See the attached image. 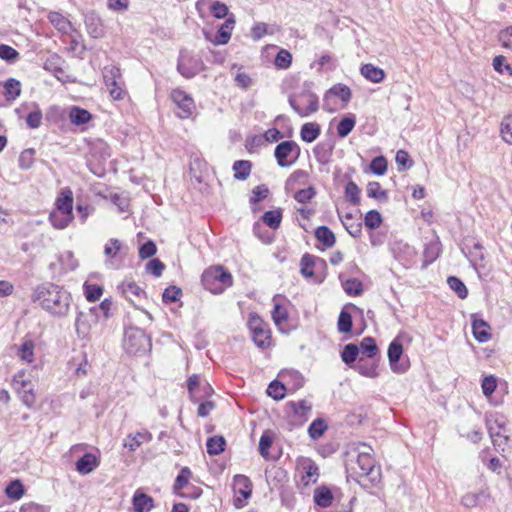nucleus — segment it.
Instances as JSON below:
<instances>
[{
    "label": "nucleus",
    "instance_id": "nucleus-1",
    "mask_svg": "<svg viewBox=\"0 0 512 512\" xmlns=\"http://www.w3.org/2000/svg\"><path fill=\"white\" fill-rule=\"evenodd\" d=\"M34 300L38 301L40 306L50 314L64 317L69 312L72 297L63 287L44 283L36 288Z\"/></svg>",
    "mask_w": 512,
    "mask_h": 512
},
{
    "label": "nucleus",
    "instance_id": "nucleus-2",
    "mask_svg": "<svg viewBox=\"0 0 512 512\" xmlns=\"http://www.w3.org/2000/svg\"><path fill=\"white\" fill-rule=\"evenodd\" d=\"M203 287L213 294H221L233 285L231 273L222 266H211L201 276Z\"/></svg>",
    "mask_w": 512,
    "mask_h": 512
},
{
    "label": "nucleus",
    "instance_id": "nucleus-3",
    "mask_svg": "<svg viewBox=\"0 0 512 512\" xmlns=\"http://www.w3.org/2000/svg\"><path fill=\"white\" fill-rule=\"evenodd\" d=\"M150 337L139 328H130L125 331L123 347L127 353L137 355L151 349Z\"/></svg>",
    "mask_w": 512,
    "mask_h": 512
},
{
    "label": "nucleus",
    "instance_id": "nucleus-4",
    "mask_svg": "<svg viewBox=\"0 0 512 512\" xmlns=\"http://www.w3.org/2000/svg\"><path fill=\"white\" fill-rule=\"evenodd\" d=\"M288 101L300 117H306L319 110L318 96L310 90H303L298 96L290 95Z\"/></svg>",
    "mask_w": 512,
    "mask_h": 512
},
{
    "label": "nucleus",
    "instance_id": "nucleus-5",
    "mask_svg": "<svg viewBox=\"0 0 512 512\" xmlns=\"http://www.w3.org/2000/svg\"><path fill=\"white\" fill-rule=\"evenodd\" d=\"M205 69L202 58L185 49L180 50L177 71L185 78L191 79Z\"/></svg>",
    "mask_w": 512,
    "mask_h": 512
},
{
    "label": "nucleus",
    "instance_id": "nucleus-6",
    "mask_svg": "<svg viewBox=\"0 0 512 512\" xmlns=\"http://www.w3.org/2000/svg\"><path fill=\"white\" fill-rule=\"evenodd\" d=\"M362 447L364 449L356 455L349 453L347 467L360 476H369L373 473L375 460L370 454L371 447L365 444H362Z\"/></svg>",
    "mask_w": 512,
    "mask_h": 512
},
{
    "label": "nucleus",
    "instance_id": "nucleus-7",
    "mask_svg": "<svg viewBox=\"0 0 512 512\" xmlns=\"http://www.w3.org/2000/svg\"><path fill=\"white\" fill-rule=\"evenodd\" d=\"M486 427L494 448L503 453L509 442V436L505 434V421L503 417L486 418Z\"/></svg>",
    "mask_w": 512,
    "mask_h": 512
},
{
    "label": "nucleus",
    "instance_id": "nucleus-8",
    "mask_svg": "<svg viewBox=\"0 0 512 512\" xmlns=\"http://www.w3.org/2000/svg\"><path fill=\"white\" fill-rule=\"evenodd\" d=\"M463 253L468 257L471 265L480 274L486 270L488 264V256L482 244L475 240H468L463 244Z\"/></svg>",
    "mask_w": 512,
    "mask_h": 512
},
{
    "label": "nucleus",
    "instance_id": "nucleus-9",
    "mask_svg": "<svg viewBox=\"0 0 512 512\" xmlns=\"http://www.w3.org/2000/svg\"><path fill=\"white\" fill-rule=\"evenodd\" d=\"M300 152V147L295 141L286 140L275 147L274 156L280 167H289L298 160Z\"/></svg>",
    "mask_w": 512,
    "mask_h": 512
},
{
    "label": "nucleus",
    "instance_id": "nucleus-10",
    "mask_svg": "<svg viewBox=\"0 0 512 512\" xmlns=\"http://www.w3.org/2000/svg\"><path fill=\"white\" fill-rule=\"evenodd\" d=\"M248 327L255 344L265 349L270 345L271 335L268 325L255 313L249 315Z\"/></svg>",
    "mask_w": 512,
    "mask_h": 512
},
{
    "label": "nucleus",
    "instance_id": "nucleus-11",
    "mask_svg": "<svg viewBox=\"0 0 512 512\" xmlns=\"http://www.w3.org/2000/svg\"><path fill=\"white\" fill-rule=\"evenodd\" d=\"M12 387L27 407H31L34 404V385L30 380L25 379L24 372H19L14 375Z\"/></svg>",
    "mask_w": 512,
    "mask_h": 512
},
{
    "label": "nucleus",
    "instance_id": "nucleus-12",
    "mask_svg": "<svg viewBox=\"0 0 512 512\" xmlns=\"http://www.w3.org/2000/svg\"><path fill=\"white\" fill-rule=\"evenodd\" d=\"M99 321V315H96L90 308L87 311H78L75 320V330L77 336L81 339L88 338L90 331Z\"/></svg>",
    "mask_w": 512,
    "mask_h": 512
},
{
    "label": "nucleus",
    "instance_id": "nucleus-13",
    "mask_svg": "<svg viewBox=\"0 0 512 512\" xmlns=\"http://www.w3.org/2000/svg\"><path fill=\"white\" fill-rule=\"evenodd\" d=\"M297 467L301 472V481L305 486L317 482L319 476V468L312 459L300 457L297 461Z\"/></svg>",
    "mask_w": 512,
    "mask_h": 512
},
{
    "label": "nucleus",
    "instance_id": "nucleus-14",
    "mask_svg": "<svg viewBox=\"0 0 512 512\" xmlns=\"http://www.w3.org/2000/svg\"><path fill=\"white\" fill-rule=\"evenodd\" d=\"M120 77V69L115 66L105 68L104 81L109 89L110 96L114 100H120L123 98L124 90L117 82V78Z\"/></svg>",
    "mask_w": 512,
    "mask_h": 512
},
{
    "label": "nucleus",
    "instance_id": "nucleus-15",
    "mask_svg": "<svg viewBox=\"0 0 512 512\" xmlns=\"http://www.w3.org/2000/svg\"><path fill=\"white\" fill-rule=\"evenodd\" d=\"M173 102L179 107L181 112L178 114L180 118L186 119L192 115L194 109L193 99L184 91L176 89L171 94Z\"/></svg>",
    "mask_w": 512,
    "mask_h": 512
},
{
    "label": "nucleus",
    "instance_id": "nucleus-16",
    "mask_svg": "<svg viewBox=\"0 0 512 512\" xmlns=\"http://www.w3.org/2000/svg\"><path fill=\"white\" fill-rule=\"evenodd\" d=\"M388 359L391 369L396 373H404L407 370V366L399 364V360L403 354L402 343L398 339H394L388 347Z\"/></svg>",
    "mask_w": 512,
    "mask_h": 512
},
{
    "label": "nucleus",
    "instance_id": "nucleus-17",
    "mask_svg": "<svg viewBox=\"0 0 512 512\" xmlns=\"http://www.w3.org/2000/svg\"><path fill=\"white\" fill-rule=\"evenodd\" d=\"M84 23L88 34L94 39H100L105 35V29L100 16L94 11L85 14Z\"/></svg>",
    "mask_w": 512,
    "mask_h": 512
},
{
    "label": "nucleus",
    "instance_id": "nucleus-18",
    "mask_svg": "<svg viewBox=\"0 0 512 512\" xmlns=\"http://www.w3.org/2000/svg\"><path fill=\"white\" fill-rule=\"evenodd\" d=\"M118 291L132 304L146 295L145 291L133 281L122 282L117 287Z\"/></svg>",
    "mask_w": 512,
    "mask_h": 512
},
{
    "label": "nucleus",
    "instance_id": "nucleus-19",
    "mask_svg": "<svg viewBox=\"0 0 512 512\" xmlns=\"http://www.w3.org/2000/svg\"><path fill=\"white\" fill-rule=\"evenodd\" d=\"M64 59L57 53H53L44 61L43 68L53 74L59 81L64 82L65 71L63 69Z\"/></svg>",
    "mask_w": 512,
    "mask_h": 512
},
{
    "label": "nucleus",
    "instance_id": "nucleus-20",
    "mask_svg": "<svg viewBox=\"0 0 512 512\" xmlns=\"http://www.w3.org/2000/svg\"><path fill=\"white\" fill-rule=\"evenodd\" d=\"M100 464L99 459L92 453H85L81 458H79L75 467L78 473L81 475L90 474L95 468H97Z\"/></svg>",
    "mask_w": 512,
    "mask_h": 512
},
{
    "label": "nucleus",
    "instance_id": "nucleus-21",
    "mask_svg": "<svg viewBox=\"0 0 512 512\" xmlns=\"http://www.w3.org/2000/svg\"><path fill=\"white\" fill-rule=\"evenodd\" d=\"M56 210L65 214H73V192L66 187L61 189L55 202Z\"/></svg>",
    "mask_w": 512,
    "mask_h": 512
},
{
    "label": "nucleus",
    "instance_id": "nucleus-22",
    "mask_svg": "<svg viewBox=\"0 0 512 512\" xmlns=\"http://www.w3.org/2000/svg\"><path fill=\"white\" fill-rule=\"evenodd\" d=\"M489 331L490 326L488 325V323L481 318H476L473 315L472 333L474 338L480 343L487 342L491 338V334Z\"/></svg>",
    "mask_w": 512,
    "mask_h": 512
},
{
    "label": "nucleus",
    "instance_id": "nucleus-23",
    "mask_svg": "<svg viewBox=\"0 0 512 512\" xmlns=\"http://www.w3.org/2000/svg\"><path fill=\"white\" fill-rule=\"evenodd\" d=\"M338 217L340 218L346 231L354 238H358L362 234V223L354 218L351 213H347L344 216L338 211Z\"/></svg>",
    "mask_w": 512,
    "mask_h": 512
},
{
    "label": "nucleus",
    "instance_id": "nucleus-24",
    "mask_svg": "<svg viewBox=\"0 0 512 512\" xmlns=\"http://www.w3.org/2000/svg\"><path fill=\"white\" fill-rule=\"evenodd\" d=\"M234 25V17L229 16L216 32L214 42L219 45L227 44L231 38V32L234 28Z\"/></svg>",
    "mask_w": 512,
    "mask_h": 512
},
{
    "label": "nucleus",
    "instance_id": "nucleus-25",
    "mask_svg": "<svg viewBox=\"0 0 512 512\" xmlns=\"http://www.w3.org/2000/svg\"><path fill=\"white\" fill-rule=\"evenodd\" d=\"M132 503L135 512H149L154 507L153 498L140 491L135 492Z\"/></svg>",
    "mask_w": 512,
    "mask_h": 512
},
{
    "label": "nucleus",
    "instance_id": "nucleus-26",
    "mask_svg": "<svg viewBox=\"0 0 512 512\" xmlns=\"http://www.w3.org/2000/svg\"><path fill=\"white\" fill-rule=\"evenodd\" d=\"M152 439L151 433L148 431L137 432L135 434H130L124 440V447L128 448L130 451L134 452L139 448L143 443H147Z\"/></svg>",
    "mask_w": 512,
    "mask_h": 512
},
{
    "label": "nucleus",
    "instance_id": "nucleus-27",
    "mask_svg": "<svg viewBox=\"0 0 512 512\" xmlns=\"http://www.w3.org/2000/svg\"><path fill=\"white\" fill-rule=\"evenodd\" d=\"M233 489L235 493L240 494L244 499H248L252 494V483L247 476L236 475L233 479Z\"/></svg>",
    "mask_w": 512,
    "mask_h": 512
},
{
    "label": "nucleus",
    "instance_id": "nucleus-28",
    "mask_svg": "<svg viewBox=\"0 0 512 512\" xmlns=\"http://www.w3.org/2000/svg\"><path fill=\"white\" fill-rule=\"evenodd\" d=\"M333 499V494L327 486H320L314 491V503L321 508H327L331 506Z\"/></svg>",
    "mask_w": 512,
    "mask_h": 512
},
{
    "label": "nucleus",
    "instance_id": "nucleus-29",
    "mask_svg": "<svg viewBox=\"0 0 512 512\" xmlns=\"http://www.w3.org/2000/svg\"><path fill=\"white\" fill-rule=\"evenodd\" d=\"M325 264L324 260L315 257L309 253H305L300 260V272L305 278H311L314 275V266L316 262Z\"/></svg>",
    "mask_w": 512,
    "mask_h": 512
},
{
    "label": "nucleus",
    "instance_id": "nucleus-30",
    "mask_svg": "<svg viewBox=\"0 0 512 512\" xmlns=\"http://www.w3.org/2000/svg\"><path fill=\"white\" fill-rule=\"evenodd\" d=\"M73 214L54 210L49 214V222L55 229H65L73 220Z\"/></svg>",
    "mask_w": 512,
    "mask_h": 512
},
{
    "label": "nucleus",
    "instance_id": "nucleus-31",
    "mask_svg": "<svg viewBox=\"0 0 512 512\" xmlns=\"http://www.w3.org/2000/svg\"><path fill=\"white\" fill-rule=\"evenodd\" d=\"M358 347L359 354H362L361 357L365 356L368 359H374L379 353L375 339L369 336L363 338Z\"/></svg>",
    "mask_w": 512,
    "mask_h": 512
},
{
    "label": "nucleus",
    "instance_id": "nucleus-32",
    "mask_svg": "<svg viewBox=\"0 0 512 512\" xmlns=\"http://www.w3.org/2000/svg\"><path fill=\"white\" fill-rule=\"evenodd\" d=\"M314 235L316 239L327 248L333 247L336 242L335 234L327 226L317 227L315 229Z\"/></svg>",
    "mask_w": 512,
    "mask_h": 512
},
{
    "label": "nucleus",
    "instance_id": "nucleus-33",
    "mask_svg": "<svg viewBox=\"0 0 512 512\" xmlns=\"http://www.w3.org/2000/svg\"><path fill=\"white\" fill-rule=\"evenodd\" d=\"M92 118L91 113L78 106H73L69 111V119L72 124L80 126L88 123Z\"/></svg>",
    "mask_w": 512,
    "mask_h": 512
},
{
    "label": "nucleus",
    "instance_id": "nucleus-34",
    "mask_svg": "<svg viewBox=\"0 0 512 512\" xmlns=\"http://www.w3.org/2000/svg\"><path fill=\"white\" fill-rule=\"evenodd\" d=\"M360 71H361V74L366 79H368L369 81H371L373 83H380L385 78L384 71L381 68L376 67V66H374L372 64H364L361 67Z\"/></svg>",
    "mask_w": 512,
    "mask_h": 512
},
{
    "label": "nucleus",
    "instance_id": "nucleus-35",
    "mask_svg": "<svg viewBox=\"0 0 512 512\" xmlns=\"http://www.w3.org/2000/svg\"><path fill=\"white\" fill-rule=\"evenodd\" d=\"M321 132L320 125L317 123H305L301 127L300 136L304 142L311 143L315 141Z\"/></svg>",
    "mask_w": 512,
    "mask_h": 512
},
{
    "label": "nucleus",
    "instance_id": "nucleus-36",
    "mask_svg": "<svg viewBox=\"0 0 512 512\" xmlns=\"http://www.w3.org/2000/svg\"><path fill=\"white\" fill-rule=\"evenodd\" d=\"M353 368L365 377L376 378L379 375L377 364L375 362L369 363L364 357H360L358 363Z\"/></svg>",
    "mask_w": 512,
    "mask_h": 512
},
{
    "label": "nucleus",
    "instance_id": "nucleus-37",
    "mask_svg": "<svg viewBox=\"0 0 512 512\" xmlns=\"http://www.w3.org/2000/svg\"><path fill=\"white\" fill-rule=\"evenodd\" d=\"M234 178L237 180H246L252 169V163L249 160H237L233 163Z\"/></svg>",
    "mask_w": 512,
    "mask_h": 512
},
{
    "label": "nucleus",
    "instance_id": "nucleus-38",
    "mask_svg": "<svg viewBox=\"0 0 512 512\" xmlns=\"http://www.w3.org/2000/svg\"><path fill=\"white\" fill-rule=\"evenodd\" d=\"M457 431L461 437L467 438L472 443L480 442L483 436L481 430L477 428L475 425H473L471 429H468L465 423H459L457 425Z\"/></svg>",
    "mask_w": 512,
    "mask_h": 512
},
{
    "label": "nucleus",
    "instance_id": "nucleus-39",
    "mask_svg": "<svg viewBox=\"0 0 512 512\" xmlns=\"http://www.w3.org/2000/svg\"><path fill=\"white\" fill-rule=\"evenodd\" d=\"M358 356H359V347H358V345H356L354 343L346 344L344 346L343 350L341 351L342 361L350 367H353L352 365L355 363Z\"/></svg>",
    "mask_w": 512,
    "mask_h": 512
},
{
    "label": "nucleus",
    "instance_id": "nucleus-40",
    "mask_svg": "<svg viewBox=\"0 0 512 512\" xmlns=\"http://www.w3.org/2000/svg\"><path fill=\"white\" fill-rule=\"evenodd\" d=\"M329 95L338 97L341 99L342 102L347 104L351 100L352 92L348 86L339 83V84L332 86L327 91L325 96L328 97Z\"/></svg>",
    "mask_w": 512,
    "mask_h": 512
},
{
    "label": "nucleus",
    "instance_id": "nucleus-41",
    "mask_svg": "<svg viewBox=\"0 0 512 512\" xmlns=\"http://www.w3.org/2000/svg\"><path fill=\"white\" fill-rule=\"evenodd\" d=\"M262 221L271 229H278L282 221V210L275 209L266 211L262 216Z\"/></svg>",
    "mask_w": 512,
    "mask_h": 512
},
{
    "label": "nucleus",
    "instance_id": "nucleus-42",
    "mask_svg": "<svg viewBox=\"0 0 512 512\" xmlns=\"http://www.w3.org/2000/svg\"><path fill=\"white\" fill-rule=\"evenodd\" d=\"M191 476L192 472L190 468L183 467L174 481L173 492L177 495L181 494L180 490L188 486Z\"/></svg>",
    "mask_w": 512,
    "mask_h": 512
},
{
    "label": "nucleus",
    "instance_id": "nucleus-43",
    "mask_svg": "<svg viewBox=\"0 0 512 512\" xmlns=\"http://www.w3.org/2000/svg\"><path fill=\"white\" fill-rule=\"evenodd\" d=\"M313 154L320 164H327L332 155V146L326 143H319L314 147Z\"/></svg>",
    "mask_w": 512,
    "mask_h": 512
},
{
    "label": "nucleus",
    "instance_id": "nucleus-44",
    "mask_svg": "<svg viewBox=\"0 0 512 512\" xmlns=\"http://www.w3.org/2000/svg\"><path fill=\"white\" fill-rule=\"evenodd\" d=\"M226 441L223 436H213L208 438L206 443L207 453L209 455H219L225 450Z\"/></svg>",
    "mask_w": 512,
    "mask_h": 512
},
{
    "label": "nucleus",
    "instance_id": "nucleus-45",
    "mask_svg": "<svg viewBox=\"0 0 512 512\" xmlns=\"http://www.w3.org/2000/svg\"><path fill=\"white\" fill-rule=\"evenodd\" d=\"M356 124L355 116L350 114L343 117L337 125V134L339 137L344 138L350 134Z\"/></svg>",
    "mask_w": 512,
    "mask_h": 512
},
{
    "label": "nucleus",
    "instance_id": "nucleus-46",
    "mask_svg": "<svg viewBox=\"0 0 512 512\" xmlns=\"http://www.w3.org/2000/svg\"><path fill=\"white\" fill-rule=\"evenodd\" d=\"M21 93V84L14 78H9L4 83V95L7 100L16 99Z\"/></svg>",
    "mask_w": 512,
    "mask_h": 512
},
{
    "label": "nucleus",
    "instance_id": "nucleus-47",
    "mask_svg": "<svg viewBox=\"0 0 512 512\" xmlns=\"http://www.w3.org/2000/svg\"><path fill=\"white\" fill-rule=\"evenodd\" d=\"M25 489L18 479L11 481L5 488V493L12 500H19L24 495Z\"/></svg>",
    "mask_w": 512,
    "mask_h": 512
},
{
    "label": "nucleus",
    "instance_id": "nucleus-48",
    "mask_svg": "<svg viewBox=\"0 0 512 512\" xmlns=\"http://www.w3.org/2000/svg\"><path fill=\"white\" fill-rule=\"evenodd\" d=\"M36 151L34 148H27L20 153L18 166L22 170L30 169L35 161Z\"/></svg>",
    "mask_w": 512,
    "mask_h": 512
},
{
    "label": "nucleus",
    "instance_id": "nucleus-49",
    "mask_svg": "<svg viewBox=\"0 0 512 512\" xmlns=\"http://www.w3.org/2000/svg\"><path fill=\"white\" fill-rule=\"evenodd\" d=\"M367 196L369 198L377 199L380 201H387L388 200V194L386 190H383L381 188V185L379 182L372 181L369 182L367 185Z\"/></svg>",
    "mask_w": 512,
    "mask_h": 512
},
{
    "label": "nucleus",
    "instance_id": "nucleus-50",
    "mask_svg": "<svg viewBox=\"0 0 512 512\" xmlns=\"http://www.w3.org/2000/svg\"><path fill=\"white\" fill-rule=\"evenodd\" d=\"M326 430L327 424L325 420L322 418H317L309 425L308 434L311 439L317 440L325 433Z\"/></svg>",
    "mask_w": 512,
    "mask_h": 512
},
{
    "label": "nucleus",
    "instance_id": "nucleus-51",
    "mask_svg": "<svg viewBox=\"0 0 512 512\" xmlns=\"http://www.w3.org/2000/svg\"><path fill=\"white\" fill-rule=\"evenodd\" d=\"M48 19L58 31L67 32V30L71 27V22L59 12H50Z\"/></svg>",
    "mask_w": 512,
    "mask_h": 512
},
{
    "label": "nucleus",
    "instance_id": "nucleus-52",
    "mask_svg": "<svg viewBox=\"0 0 512 512\" xmlns=\"http://www.w3.org/2000/svg\"><path fill=\"white\" fill-rule=\"evenodd\" d=\"M187 388L190 394L191 401H193L194 403L199 402L201 396L198 394V391L201 388V383L198 375L193 374L188 378Z\"/></svg>",
    "mask_w": 512,
    "mask_h": 512
},
{
    "label": "nucleus",
    "instance_id": "nucleus-53",
    "mask_svg": "<svg viewBox=\"0 0 512 512\" xmlns=\"http://www.w3.org/2000/svg\"><path fill=\"white\" fill-rule=\"evenodd\" d=\"M288 405L291 407V410L297 415L299 418L306 419L308 414L311 412L312 406L306 400H300L298 402H289Z\"/></svg>",
    "mask_w": 512,
    "mask_h": 512
},
{
    "label": "nucleus",
    "instance_id": "nucleus-54",
    "mask_svg": "<svg viewBox=\"0 0 512 512\" xmlns=\"http://www.w3.org/2000/svg\"><path fill=\"white\" fill-rule=\"evenodd\" d=\"M267 394L275 400H281L285 397V384L278 380H273L267 388Z\"/></svg>",
    "mask_w": 512,
    "mask_h": 512
},
{
    "label": "nucleus",
    "instance_id": "nucleus-55",
    "mask_svg": "<svg viewBox=\"0 0 512 512\" xmlns=\"http://www.w3.org/2000/svg\"><path fill=\"white\" fill-rule=\"evenodd\" d=\"M337 327L341 333H349L352 331L353 321L351 314L343 309L338 317Z\"/></svg>",
    "mask_w": 512,
    "mask_h": 512
},
{
    "label": "nucleus",
    "instance_id": "nucleus-56",
    "mask_svg": "<svg viewBox=\"0 0 512 512\" xmlns=\"http://www.w3.org/2000/svg\"><path fill=\"white\" fill-rule=\"evenodd\" d=\"M344 291L350 296H358L363 292V284L356 278L347 279L342 284Z\"/></svg>",
    "mask_w": 512,
    "mask_h": 512
},
{
    "label": "nucleus",
    "instance_id": "nucleus-57",
    "mask_svg": "<svg viewBox=\"0 0 512 512\" xmlns=\"http://www.w3.org/2000/svg\"><path fill=\"white\" fill-rule=\"evenodd\" d=\"M364 224L370 230H375L382 224V216L377 210H370L364 217Z\"/></svg>",
    "mask_w": 512,
    "mask_h": 512
},
{
    "label": "nucleus",
    "instance_id": "nucleus-58",
    "mask_svg": "<svg viewBox=\"0 0 512 512\" xmlns=\"http://www.w3.org/2000/svg\"><path fill=\"white\" fill-rule=\"evenodd\" d=\"M345 197L353 205L360 203V189L355 182L349 181L347 183L345 187Z\"/></svg>",
    "mask_w": 512,
    "mask_h": 512
},
{
    "label": "nucleus",
    "instance_id": "nucleus-59",
    "mask_svg": "<svg viewBox=\"0 0 512 512\" xmlns=\"http://www.w3.org/2000/svg\"><path fill=\"white\" fill-rule=\"evenodd\" d=\"M84 294L89 302H95L100 299L103 294L102 286L98 284H84Z\"/></svg>",
    "mask_w": 512,
    "mask_h": 512
},
{
    "label": "nucleus",
    "instance_id": "nucleus-60",
    "mask_svg": "<svg viewBox=\"0 0 512 512\" xmlns=\"http://www.w3.org/2000/svg\"><path fill=\"white\" fill-rule=\"evenodd\" d=\"M292 63V55L286 49H281L274 60V64L278 69H288Z\"/></svg>",
    "mask_w": 512,
    "mask_h": 512
},
{
    "label": "nucleus",
    "instance_id": "nucleus-61",
    "mask_svg": "<svg viewBox=\"0 0 512 512\" xmlns=\"http://www.w3.org/2000/svg\"><path fill=\"white\" fill-rule=\"evenodd\" d=\"M123 249L122 243L115 238L110 239L104 246V254L107 258H115Z\"/></svg>",
    "mask_w": 512,
    "mask_h": 512
},
{
    "label": "nucleus",
    "instance_id": "nucleus-62",
    "mask_svg": "<svg viewBox=\"0 0 512 512\" xmlns=\"http://www.w3.org/2000/svg\"><path fill=\"white\" fill-rule=\"evenodd\" d=\"M450 289L453 290L460 299H465L468 296L466 285L456 276H450Z\"/></svg>",
    "mask_w": 512,
    "mask_h": 512
},
{
    "label": "nucleus",
    "instance_id": "nucleus-63",
    "mask_svg": "<svg viewBox=\"0 0 512 512\" xmlns=\"http://www.w3.org/2000/svg\"><path fill=\"white\" fill-rule=\"evenodd\" d=\"M19 56V52L13 47L6 44H0V58L2 60H5L9 63H14L19 59Z\"/></svg>",
    "mask_w": 512,
    "mask_h": 512
},
{
    "label": "nucleus",
    "instance_id": "nucleus-64",
    "mask_svg": "<svg viewBox=\"0 0 512 512\" xmlns=\"http://www.w3.org/2000/svg\"><path fill=\"white\" fill-rule=\"evenodd\" d=\"M500 132L503 140L512 144V115H508L503 118Z\"/></svg>",
    "mask_w": 512,
    "mask_h": 512
}]
</instances>
